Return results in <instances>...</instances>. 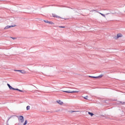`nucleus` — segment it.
<instances>
[{
  "mask_svg": "<svg viewBox=\"0 0 125 125\" xmlns=\"http://www.w3.org/2000/svg\"><path fill=\"white\" fill-rule=\"evenodd\" d=\"M9 119H10V118H9V119H8V121H9Z\"/></svg>",
  "mask_w": 125,
  "mask_h": 125,
  "instance_id": "nucleus-22",
  "label": "nucleus"
},
{
  "mask_svg": "<svg viewBox=\"0 0 125 125\" xmlns=\"http://www.w3.org/2000/svg\"><path fill=\"white\" fill-rule=\"evenodd\" d=\"M35 92H38V90L35 91Z\"/></svg>",
  "mask_w": 125,
  "mask_h": 125,
  "instance_id": "nucleus-21",
  "label": "nucleus"
},
{
  "mask_svg": "<svg viewBox=\"0 0 125 125\" xmlns=\"http://www.w3.org/2000/svg\"><path fill=\"white\" fill-rule=\"evenodd\" d=\"M57 103L60 105H63V102L61 101V100L57 101Z\"/></svg>",
  "mask_w": 125,
  "mask_h": 125,
  "instance_id": "nucleus-7",
  "label": "nucleus"
},
{
  "mask_svg": "<svg viewBox=\"0 0 125 125\" xmlns=\"http://www.w3.org/2000/svg\"><path fill=\"white\" fill-rule=\"evenodd\" d=\"M59 28H65V26H59Z\"/></svg>",
  "mask_w": 125,
  "mask_h": 125,
  "instance_id": "nucleus-19",
  "label": "nucleus"
},
{
  "mask_svg": "<svg viewBox=\"0 0 125 125\" xmlns=\"http://www.w3.org/2000/svg\"><path fill=\"white\" fill-rule=\"evenodd\" d=\"M48 24H51V25H54V23L52 21H49Z\"/></svg>",
  "mask_w": 125,
  "mask_h": 125,
  "instance_id": "nucleus-12",
  "label": "nucleus"
},
{
  "mask_svg": "<svg viewBox=\"0 0 125 125\" xmlns=\"http://www.w3.org/2000/svg\"><path fill=\"white\" fill-rule=\"evenodd\" d=\"M43 21H44V22L45 23H48H48H49V21H46V20H43Z\"/></svg>",
  "mask_w": 125,
  "mask_h": 125,
  "instance_id": "nucleus-14",
  "label": "nucleus"
},
{
  "mask_svg": "<svg viewBox=\"0 0 125 125\" xmlns=\"http://www.w3.org/2000/svg\"><path fill=\"white\" fill-rule=\"evenodd\" d=\"M15 26H16V25L15 24L13 25H7L6 27H5L4 29H9V28H12L13 27H15Z\"/></svg>",
  "mask_w": 125,
  "mask_h": 125,
  "instance_id": "nucleus-5",
  "label": "nucleus"
},
{
  "mask_svg": "<svg viewBox=\"0 0 125 125\" xmlns=\"http://www.w3.org/2000/svg\"><path fill=\"white\" fill-rule=\"evenodd\" d=\"M12 39H13V40H16V38H13V37H11Z\"/></svg>",
  "mask_w": 125,
  "mask_h": 125,
  "instance_id": "nucleus-20",
  "label": "nucleus"
},
{
  "mask_svg": "<svg viewBox=\"0 0 125 125\" xmlns=\"http://www.w3.org/2000/svg\"><path fill=\"white\" fill-rule=\"evenodd\" d=\"M100 14H101V15L102 16H103L104 17H106V16H105V15H104V14H102V13H100Z\"/></svg>",
  "mask_w": 125,
  "mask_h": 125,
  "instance_id": "nucleus-15",
  "label": "nucleus"
},
{
  "mask_svg": "<svg viewBox=\"0 0 125 125\" xmlns=\"http://www.w3.org/2000/svg\"><path fill=\"white\" fill-rule=\"evenodd\" d=\"M14 71L15 72H20L21 74H25V73H26V71H25V70H16V69H15Z\"/></svg>",
  "mask_w": 125,
  "mask_h": 125,
  "instance_id": "nucleus-4",
  "label": "nucleus"
},
{
  "mask_svg": "<svg viewBox=\"0 0 125 125\" xmlns=\"http://www.w3.org/2000/svg\"><path fill=\"white\" fill-rule=\"evenodd\" d=\"M7 85L8 86V87L10 88V89H13V90H15V88L12 87V86H11L10 85V84L7 83Z\"/></svg>",
  "mask_w": 125,
  "mask_h": 125,
  "instance_id": "nucleus-6",
  "label": "nucleus"
},
{
  "mask_svg": "<svg viewBox=\"0 0 125 125\" xmlns=\"http://www.w3.org/2000/svg\"><path fill=\"white\" fill-rule=\"evenodd\" d=\"M88 114H89V115H90L91 116V117H93L94 115V114H93V113H91L90 112H88Z\"/></svg>",
  "mask_w": 125,
  "mask_h": 125,
  "instance_id": "nucleus-10",
  "label": "nucleus"
},
{
  "mask_svg": "<svg viewBox=\"0 0 125 125\" xmlns=\"http://www.w3.org/2000/svg\"><path fill=\"white\" fill-rule=\"evenodd\" d=\"M27 123H28V121L27 120H25L23 125H26Z\"/></svg>",
  "mask_w": 125,
  "mask_h": 125,
  "instance_id": "nucleus-17",
  "label": "nucleus"
},
{
  "mask_svg": "<svg viewBox=\"0 0 125 125\" xmlns=\"http://www.w3.org/2000/svg\"><path fill=\"white\" fill-rule=\"evenodd\" d=\"M121 37H123L122 34H118L116 37V39H119V38H121Z\"/></svg>",
  "mask_w": 125,
  "mask_h": 125,
  "instance_id": "nucleus-8",
  "label": "nucleus"
},
{
  "mask_svg": "<svg viewBox=\"0 0 125 125\" xmlns=\"http://www.w3.org/2000/svg\"><path fill=\"white\" fill-rule=\"evenodd\" d=\"M89 78H92L93 79H101V78H102L103 77V75H101L99 76L95 77V76H89Z\"/></svg>",
  "mask_w": 125,
  "mask_h": 125,
  "instance_id": "nucleus-3",
  "label": "nucleus"
},
{
  "mask_svg": "<svg viewBox=\"0 0 125 125\" xmlns=\"http://www.w3.org/2000/svg\"><path fill=\"white\" fill-rule=\"evenodd\" d=\"M15 90H18V91H20L21 92H23V90H21L19 89L15 88Z\"/></svg>",
  "mask_w": 125,
  "mask_h": 125,
  "instance_id": "nucleus-11",
  "label": "nucleus"
},
{
  "mask_svg": "<svg viewBox=\"0 0 125 125\" xmlns=\"http://www.w3.org/2000/svg\"><path fill=\"white\" fill-rule=\"evenodd\" d=\"M19 120V122L21 124L24 123V117L23 116H16Z\"/></svg>",
  "mask_w": 125,
  "mask_h": 125,
  "instance_id": "nucleus-1",
  "label": "nucleus"
},
{
  "mask_svg": "<svg viewBox=\"0 0 125 125\" xmlns=\"http://www.w3.org/2000/svg\"><path fill=\"white\" fill-rule=\"evenodd\" d=\"M63 92H66V93H77L79 92V91H63Z\"/></svg>",
  "mask_w": 125,
  "mask_h": 125,
  "instance_id": "nucleus-2",
  "label": "nucleus"
},
{
  "mask_svg": "<svg viewBox=\"0 0 125 125\" xmlns=\"http://www.w3.org/2000/svg\"><path fill=\"white\" fill-rule=\"evenodd\" d=\"M76 112H79V111H73V110H71V111H69L70 113H75Z\"/></svg>",
  "mask_w": 125,
  "mask_h": 125,
  "instance_id": "nucleus-16",
  "label": "nucleus"
},
{
  "mask_svg": "<svg viewBox=\"0 0 125 125\" xmlns=\"http://www.w3.org/2000/svg\"><path fill=\"white\" fill-rule=\"evenodd\" d=\"M88 97L87 96H85V97H83V98L84 99H86V100H87V98H88Z\"/></svg>",
  "mask_w": 125,
  "mask_h": 125,
  "instance_id": "nucleus-18",
  "label": "nucleus"
},
{
  "mask_svg": "<svg viewBox=\"0 0 125 125\" xmlns=\"http://www.w3.org/2000/svg\"><path fill=\"white\" fill-rule=\"evenodd\" d=\"M52 17H56V18H61V17H60L57 16V15H55V14H52Z\"/></svg>",
  "mask_w": 125,
  "mask_h": 125,
  "instance_id": "nucleus-9",
  "label": "nucleus"
},
{
  "mask_svg": "<svg viewBox=\"0 0 125 125\" xmlns=\"http://www.w3.org/2000/svg\"><path fill=\"white\" fill-rule=\"evenodd\" d=\"M26 110L28 111L30 110V105H28L26 107Z\"/></svg>",
  "mask_w": 125,
  "mask_h": 125,
  "instance_id": "nucleus-13",
  "label": "nucleus"
}]
</instances>
